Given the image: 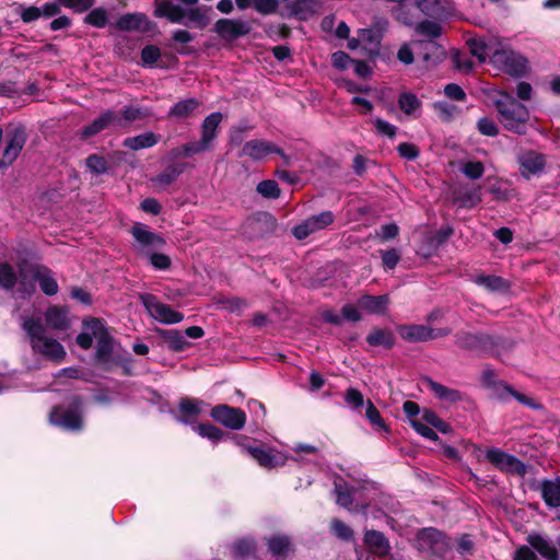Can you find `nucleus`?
I'll return each mask as SVG.
<instances>
[{
    "mask_svg": "<svg viewBox=\"0 0 560 560\" xmlns=\"http://www.w3.org/2000/svg\"><path fill=\"white\" fill-rule=\"evenodd\" d=\"M270 153H281V149L270 141L254 139L243 145L240 155L248 156L254 161H261Z\"/></svg>",
    "mask_w": 560,
    "mask_h": 560,
    "instance_id": "obj_17",
    "label": "nucleus"
},
{
    "mask_svg": "<svg viewBox=\"0 0 560 560\" xmlns=\"http://www.w3.org/2000/svg\"><path fill=\"white\" fill-rule=\"evenodd\" d=\"M57 1L60 5H63L65 8H69L78 13H82V12L90 10L95 3V0H57Z\"/></svg>",
    "mask_w": 560,
    "mask_h": 560,
    "instance_id": "obj_56",
    "label": "nucleus"
},
{
    "mask_svg": "<svg viewBox=\"0 0 560 560\" xmlns=\"http://www.w3.org/2000/svg\"><path fill=\"white\" fill-rule=\"evenodd\" d=\"M161 51L156 46H145L141 51V60L143 65L152 66L160 58Z\"/></svg>",
    "mask_w": 560,
    "mask_h": 560,
    "instance_id": "obj_61",
    "label": "nucleus"
},
{
    "mask_svg": "<svg viewBox=\"0 0 560 560\" xmlns=\"http://www.w3.org/2000/svg\"><path fill=\"white\" fill-rule=\"evenodd\" d=\"M162 338L170 349L174 351H183L189 347V342L177 330L162 331Z\"/></svg>",
    "mask_w": 560,
    "mask_h": 560,
    "instance_id": "obj_38",
    "label": "nucleus"
},
{
    "mask_svg": "<svg viewBox=\"0 0 560 560\" xmlns=\"http://www.w3.org/2000/svg\"><path fill=\"white\" fill-rule=\"evenodd\" d=\"M159 141V136H156L154 132L149 131L141 135H138L136 137H129L124 140V147L138 151L145 148H151L155 145Z\"/></svg>",
    "mask_w": 560,
    "mask_h": 560,
    "instance_id": "obj_30",
    "label": "nucleus"
},
{
    "mask_svg": "<svg viewBox=\"0 0 560 560\" xmlns=\"http://www.w3.org/2000/svg\"><path fill=\"white\" fill-rule=\"evenodd\" d=\"M470 52L476 56L479 61H485L487 57L492 59L493 51L497 50L498 44L487 42L482 37L470 38L467 40Z\"/></svg>",
    "mask_w": 560,
    "mask_h": 560,
    "instance_id": "obj_27",
    "label": "nucleus"
},
{
    "mask_svg": "<svg viewBox=\"0 0 560 560\" xmlns=\"http://www.w3.org/2000/svg\"><path fill=\"white\" fill-rule=\"evenodd\" d=\"M422 420L441 431L442 433H447L451 431V425L443 421L434 411L425 409L422 412Z\"/></svg>",
    "mask_w": 560,
    "mask_h": 560,
    "instance_id": "obj_50",
    "label": "nucleus"
},
{
    "mask_svg": "<svg viewBox=\"0 0 560 560\" xmlns=\"http://www.w3.org/2000/svg\"><path fill=\"white\" fill-rule=\"evenodd\" d=\"M499 469L505 472L514 474L520 477H523L526 474L525 464L510 454H508Z\"/></svg>",
    "mask_w": 560,
    "mask_h": 560,
    "instance_id": "obj_47",
    "label": "nucleus"
},
{
    "mask_svg": "<svg viewBox=\"0 0 560 560\" xmlns=\"http://www.w3.org/2000/svg\"><path fill=\"white\" fill-rule=\"evenodd\" d=\"M278 0H253L255 10L264 15L273 13L278 8Z\"/></svg>",
    "mask_w": 560,
    "mask_h": 560,
    "instance_id": "obj_59",
    "label": "nucleus"
},
{
    "mask_svg": "<svg viewBox=\"0 0 560 560\" xmlns=\"http://www.w3.org/2000/svg\"><path fill=\"white\" fill-rule=\"evenodd\" d=\"M131 234L140 245L145 247L151 246L154 248H160L165 244V241L161 235L147 230L141 224H136L132 226Z\"/></svg>",
    "mask_w": 560,
    "mask_h": 560,
    "instance_id": "obj_22",
    "label": "nucleus"
},
{
    "mask_svg": "<svg viewBox=\"0 0 560 560\" xmlns=\"http://www.w3.org/2000/svg\"><path fill=\"white\" fill-rule=\"evenodd\" d=\"M154 15L165 18L172 23L185 25L192 23L199 27H205L209 23V19L201 8L184 9L171 0H155Z\"/></svg>",
    "mask_w": 560,
    "mask_h": 560,
    "instance_id": "obj_4",
    "label": "nucleus"
},
{
    "mask_svg": "<svg viewBox=\"0 0 560 560\" xmlns=\"http://www.w3.org/2000/svg\"><path fill=\"white\" fill-rule=\"evenodd\" d=\"M22 327L26 331L35 352L58 362L65 359L66 350L63 346L56 339L46 336L45 326L40 318L25 317Z\"/></svg>",
    "mask_w": 560,
    "mask_h": 560,
    "instance_id": "obj_2",
    "label": "nucleus"
},
{
    "mask_svg": "<svg viewBox=\"0 0 560 560\" xmlns=\"http://www.w3.org/2000/svg\"><path fill=\"white\" fill-rule=\"evenodd\" d=\"M221 113H212L207 116L201 125V141L211 148V143L217 137V130L222 121Z\"/></svg>",
    "mask_w": 560,
    "mask_h": 560,
    "instance_id": "obj_25",
    "label": "nucleus"
},
{
    "mask_svg": "<svg viewBox=\"0 0 560 560\" xmlns=\"http://www.w3.org/2000/svg\"><path fill=\"white\" fill-rule=\"evenodd\" d=\"M210 416L231 430H241L246 422V415L240 408L229 405H218L211 409Z\"/></svg>",
    "mask_w": 560,
    "mask_h": 560,
    "instance_id": "obj_12",
    "label": "nucleus"
},
{
    "mask_svg": "<svg viewBox=\"0 0 560 560\" xmlns=\"http://www.w3.org/2000/svg\"><path fill=\"white\" fill-rule=\"evenodd\" d=\"M492 63L515 77L524 74L527 69V59L521 54L502 46L501 43H498V48L493 51Z\"/></svg>",
    "mask_w": 560,
    "mask_h": 560,
    "instance_id": "obj_7",
    "label": "nucleus"
},
{
    "mask_svg": "<svg viewBox=\"0 0 560 560\" xmlns=\"http://www.w3.org/2000/svg\"><path fill=\"white\" fill-rule=\"evenodd\" d=\"M28 135L22 124H10L5 129V147L2 152V166L7 167L19 158Z\"/></svg>",
    "mask_w": 560,
    "mask_h": 560,
    "instance_id": "obj_6",
    "label": "nucleus"
},
{
    "mask_svg": "<svg viewBox=\"0 0 560 560\" xmlns=\"http://www.w3.org/2000/svg\"><path fill=\"white\" fill-rule=\"evenodd\" d=\"M398 152L402 158L408 160H415L419 155V149L415 144L408 142L400 143L398 145Z\"/></svg>",
    "mask_w": 560,
    "mask_h": 560,
    "instance_id": "obj_64",
    "label": "nucleus"
},
{
    "mask_svg": "<svg viewBox=\"0 0 560 560\" xmlns=\"http://www.w3.org/2000/svg\"><path fill=\"white\" fill-rule=\"evenodd\" d=\"M330 532L331 534L340 540L350 541L353 539L354 533L352 528L347 525L345 522L338 518H332L330 521Z\"/></svg>",
    "mask_w": 560,
    "mask_h": 560,
    "instance_id": "obj_43",
    "label": "nucleus"
},
{
    "mask_svg": "<svg viewBox=\"0 0 560 560\" xmlns=\"http://www.w3.org/2000/svg\"><path fill=\"white\" fill-rule=\"evenodd\" d=\"M399 108L407 115H411L419 108L420 102L415 94L402 93L398 100Z\"/></svg>",
    "mask_w": 560,
    "mask_h": 560,
    "instance_id": "obj_51",
    "label": "nucleus"
},
{
    "mask_svg": "<svg viewBox=\"0 0 560 560\" xmlns=\"http://www.w3.org/2000/svg\"><path fill=\"white\" fill-rule=\"evenodd\" d=\"M493 104L499 113L500 122L506 130L517 135L526 133L529 110L525 105L503 91L498 92Z\"/></svg>",
    "mask_w": 560,
    "mask_h": 560,
    "instance_id": "obj_1",
    "label": "nucleus"
},
{
    "mask_svg": "<svg viewBox=\"0 0 560 560\" xmlns=\"http://www.w3.org/2000/svg\"><path fill=\"white\" fill-rule=\"evenodd\" d=\"M96 341V359L101 362H108L113 351V338L101 319L91 318L84 320L83 331L77 337V343L84 350L92 347Z\"/></svg>",
    "mask_w": 560,
    "mask_h": 560,
    "instance_id": "obj_3",
    "label": "nucleus"
},
{
    "mask_svg": "<svg viewBox=\"0 0 560 560\" xmlns=\"http://www.w3.org/2000/svg\"><path fill=\"white\" fill-rule=\"evenodd\" d=\"M499 381L501 380L498 377L495 371L490 368L485 369L480 374V383L487 389Z\"/></svg>",
    "mask_w": 560,
    "mask_h": 560,
    "instance_id": "obj_63",
    "label": "nucleus"
},
{
    "mask_svg": "<svg viewBox=\"0 0 560 560\" xmlns=\"http://www.w3.org/2000/svg\"><path fill=\"white\" fill-rule=\"evenodd\" d=\"M475 282L493 292H503L510 288L509 282L498 276H478Z\"/></svg>",
    "mask_w": 560,
    "mask_h": 560,
    "instance_id": "obj_36",
    "label": "nucleus"
},
{
    "mask_svg": "<svg viewBox=\"0 0 560 560\" xmlns=\"http://www.w3.org/2000/svg\"><path fill=\"white\" fill-rule=\"evenodd\" d=\"M418 549L429 556L444 557L450 549V544L445 536L434 529L424 528L417 534Z\"/></svg>",
    "mask_w": 560,
    "mask_h": 560,
    "instance_id": "obj_8",
    "label": "nucleus"
},
{
    "mask_svg": "<svg viewBox=\"0 0 560 560\" xmlns=\"http://www.w3.org/2000/svg\"><path fill=\"white\" fill-rule=\"evenodd\" d=\"M247 452L260 466L266 468L284 464V457L280 453H272L260 447H247Z\"/></svg>",
    "mask_w": 560,
    "mask_h": 560,
    "instance_id": "obj_23",
    "label": "nucleus"
},
{
    "mask_svg": "<svg viewBox=\"0 0 560 560\" xmlns=\"http://www.w3.org/2000/svg\"><path fill=\"white\" fill-rule=\"evenodd\" d=\"M112 126H122V122L117 113L107 110L85 126L81 130V137L83 139L90 138Z\"/></svg>",
    "mask_w": 560,
    "mask_h": 560,
    "instance_id": "obj_19",
    "label": "nucleus"
},
{
    "mask_svg": "<svg viewBox=\"0 0 560 560\" xmlns=\"http://www.w3.org/2000/svg\"><path fill=\"white\" fill-rule=\"evenodd\" d=\"M34 281L39 283L42 291L47 295H55L58 292V283L51 271L45 267L36 266L20 270V289L23 295H30L35 291Z\"/></svg>",
    "mask_w": 560,
    "mask_h": 560,
    "instance_id": "obj_5",
    "label": "nucleus"
},
{
    "mask_svg": "<svg viewBox=\"0 0 560 560\" xmlns=\"http://www.w3.org/2000/svg\"><path fill=\"white\" fill-rule=\"evenodd\" d=\"M289 8L292 14L301 20H306L317 12L318 2L316 0H295Z\"/></svg>",
    "mask_w": 560,
    "mask_h": 560,
    "instance_id": "obj_32",
    "label": "nucleus"
},
{
    "mask_svg": "<svg viewBox=\"0 0 560 560\" xmlns=\"http://www.w3.org/2000/svg\"><path fill=\"white\" fill-rule=\"evenodd\" d=\"M480 187L467 190L455 198V202L463 208H472L481 201Z\"/></svg>",
    "mask_w": 560,
    "mask_h": 560,
    "instance_id": "obj_46",
    "label": "nucleus"
},
{
    "mask_svg": "<svg viewBox=\"0 0 560 560\" xmlns=\"http://www.w3.org/2000/svg\"><path fill=\"white\" fill-rule=\"evenodd\" d=\"M488 389L491 390L494 398L500 400H505L513 393V388L503 381H499Z\"/></svg>",
    "mask_w": 560,
    "mask_h": 560,
    "instance_id": "obj_60",
    "label": "nucleus"
},
{
    "mask_svg": "<svg viewBox=\"0 0 560 560\" xmlns=\"http://www.w3.org/2000/svg\"><path fill=\"white\" fill-rule=\"evenodd\" d=\"M46 326L54 330H67L70 327V319L65 307L52 305L45 312Z\"/></svg>",
    "mask_w": 560,
    "mask_h": 560,
    "instance_id": "obj_20",
    "label": "nucleus"
},
{
    "mask_svg": "<svg viewBox=\"0 0 560 560\" xmlns=\"http://www.w3.org/2000/svg\"><path fill=\"white\" fill-rule=\"evenodd\" d=\"M541 497L550 508L560 506V478L544 480L540 486Z\"/></svg>",
    "mask_w": 560,
    "mask_h": 560,
    "instance_id": "obj_26",
    "label": "nucleus"
},
{
    "mask_svg": "<svg viewBox=\"0 0 560 560\" xmlns=\"http://www.w3.org/2000/svg\"><path fill=\"white\" fill-rule=\"evenodd\" d=\"M210 148L206 145L201 140L197 142L185 143L179 148H176L172 151L175 158L178 156H191L194 154H198L205 151H208Z\"/></svg>",
    "mask_w": 560,
    "mask_h": 560,
    "instance_id": "obj_45",
    "label": "nucleus"
},
{
    "mask_svg": "<svg viewBox=\"0 0 560 560\" xmlns=\"http://www.w3.org/2000/svg\"><path fill=\"white\" fill-rule=\"evenodd\" d=\"M200 106V102L196 98H188L177 102L168 112V118L185 119L190 117Z\"/></svg>",
    "mask_w": 560,
    "mask_h": 560,
    "instance_id": "obj_29",
    "label": "nucleus"
},
{
    "mask_svg": "<svg viewBox=\"0 0 560 560\" xmlns=\"http://www.w3.org/2000/svg\"><path fill=\"white\" fill-rule=\"evenodd\" d=\"M416 32L427 40H432L442 34V26L438 22L427 20L417 24Z\"/></svg>",
    "mask_w": 560,
    "mask_h": 560,
    "instance_id": "obj_42",
    "label": "nucleus"
},
{
    "mask_svg": "<svg viewBox=\"0 0 560 560\" xmlns=\"http://www.w3.org/2000/svg\"><path fill=\"white\" fill-rule=\"evenodd\" d=\"M150 116V112L147 108L137 107V106H126L119 118L121 119L122 126L126 127L133 121L144 119Z\"/></svg>",
    "mask_w": 560,
    "mask_h": 560,
    "instance_id": "obj_37",
    "label": "nucleus"
},
{
    "mask_svg": "<svg viewBox=\"0 0 560 560\" xmlns=\"http://www.w3.org/2000/svg\"><path fill=\"white\" fill-rule=\"evenodd\" d=\"M366 341L372 347L382 346L390 349L395 345V338L388 329H373L368 336Z\"/></svg>",
    "mask_w": 560,
    "mask_h": 560,
    "instance_id": "obj_33",
    "label": "nucleus"
},
{
    "mask_svg": "<svg viewBox=\"0 0 560 560\" xmlns=\"http://www.w3.org/2000/svg\"><path fill=\"white\" fill-rule=\"evenodd\" d=\"M345 400L352 407H361L364 404L363 395L355 388H348L345 394Z\"/></svg>",
    "mask_w": 560,
    "mask_h": 560,
    "instance_id": "obj_62",
    "label": "nucleus"
},
{
    "mask_svg": "<svg viewBox=\"0 0 560 560\" xmlns=\"http://www.w3.org/2000/svg\"><path fill=\"white\" fill-rule=\"evenodd\" d=\"M456 345L467 350L485 351L492 355L501 354L500 350L494 349V337L486 334H458L456 335Z\"/></svg>",
    "mask_w": 560,
    "mask_h": 560,
    "instance_id": "obj_11",
    "label": "nucleus"
},
{
    "mask_svg": "<svg viewBox=\"0 0 560 560\" xmlns=\"http://www.w3.org/2000/svg\"><path fill=\"white\" fill-rule=\"evenodd\" d=\"M213 32L228 43H231L238 37L245 36L250 32V26L247 22L235 19H220L213 25Z\"/></svg>",
    "mask_w": 560,
    "mask_h": 560,
    "instance_id": "obj_13",
    "label": "nucleus"
},
{
    "mask_svg": "<svg viewBox=\"0 0 560 560\" xmlns=\"http://www.w3.org/2000/svg\"><path fill=\"white\" fill-rule=\"evenodd\" d=\"M366 418L374 427L382 429L384 431H388L385 421L383 420L378 410L371 400H368L366 402Z\"/></svg>",
    "mask_w": 560,
    "mask_h": 560,
    "instance_id": "obj_55",
    "label": "nucleus"
},
{
    "mask_svg": "<svg viewBox=\"0 0 560 560\" xmlns=\"http://www.w3.org/2000/svg\"><path fill=\"white\" fill-rule=\"evenodd\" d=\"M389 299L387 295H363L359 300V306L374 314H383L386 311Z\"/></svg>",
    "mask_w": 560,
    "mask_h": 560,
    "instance_id": "obj_28",
    "label": "nucleus"
},
{
    "mask_svg": "<svg viewBox=\"0 0 560 560\" xmlns=\"http://www.w3.org/2000/svg\"><path fill=\"white\" fill-rule=\"evenodd\" d=\"M268 547L272 555L285 557L291 549V541L287 536H273L268 539Z\"/></svg>",
    "mask_w": 560,
    "mask_h": 560,
    "instance_id": "obj_40",
    "label": "nucleus"
},
{
    "mask_svg": "<svg viewBox=\"0 0 560 560\" xmlns=\"http://www.w3.org/2000/svg\"><path fill=\"white\" fill-rule=\"evenodd\" d=\"M415 44L425 50L423 60L432 65L442 61L446 56L444 48L433 40L416 42Z\"/></svg>",
    "mask_w": 560,
    "mask_h": 560,
    "instance_id": "obj_31",
    "label": "nucleus"
},
{
    "mask_svg": "<svg viewBox=\"0 0 560 560\" xmlns=\"http://www.w3.org/2000/svg\"><path fill=\"white\" fill-rule=\"evenodd\" d=\"M335 492L337 497V503L346 509H349L353 503L354 489L350 488L345 482H335Z\"/></svg>",
    "mask_w": 560,
    "mask_h": 560,
    "instance_id": "obj_41",
    "label": "nucleus"
},
{
    "mask_svg": "<svg viewBox=\"0 0 560 560\" xmlns=\"http://www.w3.org/2000/svg\"><path fill=\"white\" fill-rule=\"evenodd\" d=\"M517 162L520 164L521 175L524 178L529 179L533 175L542 172L546 164V158L541 153L527 150L518 155Z\"/></svg>",
    "mask_w": 560,
    "mask_h": 560,
    "instance_id": "obj_16",
    "label": "nucleus"
},
{
    "mask_svg": "<svg viewBox=\"0 0 560 560\" xmlns=\"http://www.w3.org/2000/svg\"><path fill=\"white\" fill-rule=\"evenodd\" d=\"M257 191L265 198H278L280 196V188L272 179L260 182L257 185Z\"/></svg>",
    "mask_w": 560,
    "mask_h": 560,
    "instance_id": "obj_54",
    "label": "nucleus"
},
{
    "mask_svg": "<svg viewBox=\"0 0 560 560\" xmlns=\"http://www.w3.org/2000/svg\"><path fill=\"white\" fill-rule=\"evenodd\" d=\"M16 283L20 284L14 269L9 264H0V287L7 290L12 289Z\"/></svg>",
    "mask_w": 560,
    "mask_h": 560,
    "instance_id": "obj_44",
    "label": "nucleus"
},
{
    "mask_svg": "<svg viewBox=\"0 0 560 560\" xmlns=\"http://www.w3.org/2000/svg\"><path fill=\"white\" fill-rule=\"evenodd\" d=\"M202 401L191 398H183L179 402V411L185 417L198 416L201 412Z\"/></svg>",
    "mask_w": 560,
    "mask_h": 560,
    "instance_id": "obj_52",
    "label": "nucleus"
},
{
    "mask_svg": "<svg viewBox=\"0 0 560 560\" xmlns=\"http://www.w3.org/2000/svg\"><path fill=\"white\" fill-rule=\"evenodd\" d=\"M363 540L368 549L378 557L386 556L390 550L388 540L381 532L366 530Z\"/></svg>",
    "mask_w": 560,
    "mask_h": 560,
    "instance_id": "obj_21",
    "label": "nucleus"
},
{
    "mask_svg": "<svg viewBox=\"0 0 560 560\" xmlns=\"http://www.w3.org/2000/svg\"><path fill=\"white\" fill-rule=\"evenodd\" d=\"M86 166L95 174H103L107 171V161L97 154H92L86 159Z\"/></svg>",
    "mask_w": 560,
    "mask_h": 560,
    "instance_id": "obj_57",
    "label": "nucleus"
},
{
    "mask_svg": "<svg viewBox=\"0 0 560 560\" xmlns=\"http://www.w3.org/2000/svg\"><path fill=\"white\" fill-rule=\"evenodd\" d=\"M361 39L362 48L370 54H375L378 50L381 36L378 32L373 30L363 28L358 32Z\"/></svg>",
    "mask_w": 560,
    "mask_h": 560,
    "instance_id": "obj_35",
    "label": "nucleus"
},
{
    "mask_svg": "<svg viewBox=\"0 0 560 560\" xmlns=\"http://www.w3.org/2000/svg\"><path fill=\"white\" fill-rule=\"evenodd\" d=\"M180 173H182V170H179L178 167L170 166L166 170H164L160 175L154 177L152 179V183L159 189H164L167 186H170L172 183H174Z\"/></svg>",
    "mask_w": 560,
    "mask_h": 560,
    "instance_id": "obj_39",
    "label": "nucleus"
},
{
    "mask_svg": "<svg viewBox=\"0 0 560 560\" xmlns=\"http://www.w3.org/2000/svg\"><path fill=\"white\" fill-rule=\"evenodd\" d=\"M196 431L203 438H207L213 442H218L222 439L223 432L210 423H200L196 427Z\"/></svg>",
    "mask_w": 560,
    "mask_h": 560,
    "instance_id": "obj_53",
    "label": "nucleus"
},
{
    "mask_svg": "<svg viewBox=\"0 0 560 560\" xmlns=\"http://www.w3.org/2000/svg\"><path fill=\"white\" fill-rule=\"evenodd\" d=\"M451 328H432L429 325H401L398 327L400 337L408 342H425L446 337L451 334Z\"/></svg>",
    "mask_w": 560,
    "mask_h": 560,
    "instance_id": "obj_9",
    "label": "nucleus"
},
{
    "mask_svg": "<svg viewBox=\"0 0 560 560\" xmlns=\"http://www.w3.org/2000/svg\"><path fill=\"white\" fill-rule=\"evenodd\" d=\"M429 386L436 397L447 402L455 404L463 399V395L459 390L446 387L438 382L429 381Z\"/></svg>",
    "mask_w": 560,
    "mask_h": 560,
    "instance_id": "obj_34",
    "label": "nucleus"
},
{
    "mask_svg": "<svg viewBox=\"0 0 560 560\" xmlns=\"http://www.w3.org/2000/svg\"><path fill=\"white\" fill-rule=\"evenodd\" d=\"M462 173L469 179H479L485 173V165L480 161L464 162Z\"/></svg>",
    "mask_w": 560,
    "mask_h": 560,
    "instance_id": "obj_48",
    "label": "nucleus"
},
{
    "mask_svg": "<svg viewBox=\"0 0 560 560\" xmlns=\"http://www.w3.org/2000/svg\"><path fill=\"white\" fill-rule=\"evenodd\" d=\"M527 542L546 560H559V552L555 545L540 535H529Z\"/></svg>",
    "mask_w": 560,
    "mask_h": 560,
    "instance_id": "obj_24",
    "label": "nucleus"
},
{
    "mask_svg": "<svg viewBox=\"0 0 560 560\" xmlns=\"http://www.w3.org/2000/svg\"><path fill=\"white\" fill-rule=\"evenodd\" d=\"M145 310L154 319L164 324H176L183 320L184 316L182 313L174 311L167 304L161 303L156 296L142 293L139 295Z\"/></svg>",
    "mask_w": 560,
    "mask_h": 560,
    "instance_id": "obj_10",
    "label": "nucleus"
},
{
    "mask_svg": "<svg viewBox=\"0 0 560 560\" xmlns=\"http://www.w3.org/2000/svg\"><path fill=\"white\" fill-rule=\"evenodd\" d=\"M334 220L335 217L331 211H324L319 214L310 217L301 224L294 226L292 233L295 238L304 240L311 234L329 226L330 224H332Z\"/></svg>",
    "mask_w": 560,
    "mask_h": 560,
    "instance_id": "obj_14",
    "label": "nucleus"
},
{
    "mask_svg": "<svg viewBox=\"0 0 560 560\" xmlns=\"http://www.w3.org/2000/svg\"><path fill=\"white\" fill-rule=\"evenodd\" d=\"M50 422L67 430H80L83 427L81 415L75 409L55 407L49 416Z\"/></svg>",
    "mask_w": 560,
    "mask_h": 560,
    "instance_id": "obj_15",
    "label": "nucleus"
},
{
    "mask_svg": "<svg viewBox=\"0 0 560 560\" xmlns=\"http://www.w3.org/2000/svg\"><path fill=\"white\" fill-rule=\"evenodd\" d=\"M117 28L120 31L150 32L155 24L144 13H127L117 21Z\"/></svg>",
    "mask_w": 560,
    "mask_h": 560,
    "instance_id": "obj_18",
    "label": "nucleus"
},
{
    "mask_svg": "<svg viewBox=\"0 0 560 560\" xmlns=\"http://www.w3.org/2000/svg\"><path fill=\"white\" fill-rule=\"evenodd\" d=\"M478 130L488 137H495L499 133L497 124L487 117L480 118L477 124Z\"/></svg>",
    "mask_w": 560,
    "mask_h": 560,
    "instance_id": "obj_58",
    "label": "nucleus"
},
{
    "mask_svg": "<svg viewBox=\"0 0 560 560\" xmlns=\"http://www.w3.org/2000/svg\"><path fill=\"white\" fill-rule=\"evenodd\" d=\"M108 14L103 8H95L85 15L84 22L94 27H104L107 23Z\"/></svg>",
    "mask_w": 560,
    "mask_h": 560,
    "instance_id": "obj_49",
    "label": "nucleus"
}]
</instances>
